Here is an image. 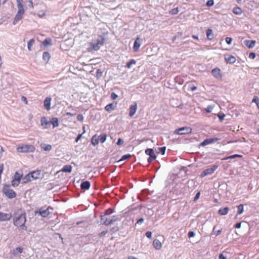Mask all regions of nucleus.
I'll use <instances>...</instances> for the list:
<instances>
[{"label": "nucleus", "instance_id": "bb28decb", "mask_svg": "<svg viewBox=\"0 0 259 259\" xmlns=\"http://www.w3.org/2000/svg\"><path fill=\"white\" fill-rule=\"evenodd\" d=\"M50 122H51V124H52L53 125V128L58 126L59 125L58 119L56 117L52 118L51 119Z\"/></svg>", "mask_w": 259, "mask_h": 259}, {"label": "nucleus", "instance_id": "ddd939ff", "mask_svg": "<svg viewBox=\"0 0 259 259\" xmlns=\"http://www.w3.org/2000/svg\"><path fill=\"white\" fill-rule=\"evenodd\" d=\"M211 73L213 76L216 78L221 79L222 78V75L220 68H215L212 69Z\"/></svg>", "mask_w": 259, "mask_h": 259}, {"label": "nucleus", "instance_id": "f8f14e48", "mask_svg": "<svg viewBox=\"0 0 259 259\" xmlns=\"http://www.w3.org/2000/svg\"><path fill=\"white\" fill-rule=\"evenodd\" d=\"M12 217L11 213H4L3 211H0V221H8Z\"/></svg>", "mask_w": 259, "mask_h": 259}, {"label": "nucleus", "instance_id": "c9c22d12", "mask_svg": "<svg viewBox=\"0 0 259 259\" xmlns=\"http://www.w3.org/2000/svg\"><path fill=\"white\" fill-rule=\"evenodd\" d=\"M105 109L108 112L112 111L113 109V104L111 103L107 105L105 107Z\"/></svg>", "mask_w": 259, "mask_h": 259}, {"label": "nucleus", "instance_id": "c03bdc74", "mask_svg": "<svg viewBox=\"0 0 259 259\" xmlns=\"http://www.w3.org/2000/svg\"><path fill=\"white\" fill-rule=\"evenodd\" d=\"M17 2V6L18 8L19 7H24L23 5V0H16Z\"/></svg>", "mask_w": 259, "mask_h": 259}, {"label": "nucleus", "instance_id": "7c9ffc66", "mask_svg": "<svg viewBox=\"0 0 259 259\" xmlns=\"http://www.w3.org/2000/svg\"><path fill=\"white\" fill-rule=\"evenodd\" d=\"M242 157V155H239V154H234V155H231V156H229L228 157H225V158H224L222 159V160H227V159H233V158H237V157Z\"/></svg>", "mask_w": 259, "mask_h": 259}, {"label": "nucleus", "instance_id": "79ce46f5", "mask_svg": "<svg viewBox=\"0 0 259 259\" xmlns=\"http://www.w3.org/2000/svg\"><path fill=\"white\" fill-rule=\"evenodd\" d=\"M130 157H131V154H125L122 156L121 158L119 160V161L129 159Z\"/></svg>", "mask_w": 259, "mask_h": 259}, {"label": "nucleus", "instance_id": "f704fd0d", "mask_svg": "<svg viewBox=\"0 0 259 259\" xmlns=\"http://www.w3.org/2000/svg\"><path fill=\"white\" fill-rule=\"evenodd\" d=\"M179 12V8H174V9H171V10H170L169 11V14H170L171 15H176V14H178Z\"/></svg>", "mask_w": 259, "mask_h": 259}, {"label": "nucleus", "instance_id": "4be33fe9", "mask_svg": "<svg viewBox=\"0 0 259 259\" xmlns=\"http://www.w3.org/2000/svg\"><path fill=\"white\" fill-rule=\"evenodd\" d=\"M91 184L90 182L86 181L83 182L80 185V187L83 190H88L90 187Z\"/></svg>", "mask_w": 259, "mask_h": 259}, {"label": "nucleus", "instance_id": "338daca9", "mask_svg": "<svg viewBox=\"0 0 259 259\" xmlns=\"http://www.w3.org/2000/svg\"><path fill=\"white\" fill-rule=\"evenodd\" d=\"M143 221H144V219L142 218H141L137 221V224H141L143 222Z\"/></svg>", "mask_w": 259, "mask_h": 259}, {"label": "nucleus", "instance_id": "4c0bfd02", "mask_svg": "<svg viewBox=\"0 0 259 259\" xmlns=\"http://www.w3.org/2000/svg\"><path fill=\"white\" fill-rule=\"evenodd\" d=\"M214 108V106L209 105L206 108L203 109V110L206 111L207 113H210L212 111V109Z\"/></svg>", "mask_w": 259, "mask_h": 259}, {"label": "nucleus", "instance_id": "9d476101", "mask_svg": "<svg viewBox=\"0 0 259 259\" xmlns=\"http://www.w3.org/2000/svg\"><path fill=\"white\" fill-rule=\"evenodd\" d=\"M218 167V165H213L210 168L205 169L201 172L200 175L201 177H204L208 175L213 174Z\"/></svg>", "mask_w": 259, "mask_h": 259}, {"label": "nucleus", "instance_id": "aec40b11", "mask_svg": "<svg viewBox=\"0 0 259 259\" xmlns=\"http://www.w3.org/2000/svg\"><path fill=\"white\" fill-rule=\"evenodd\" d=\"M23 248L22 247H18L14 249L12 251V254L14 256H16L23 252Z\"/></svg>", "mask_w": 259, "mask_h": 259}, {"label": "nucleus", "instance_id": "4d7b16f0", "mask_svg": "<svg viewBox=\"0 0 259 259\" xmlns=\"http://www.w3.org/2000/svg\"><path fill=\"white\" fill-rule=\"evenodd\" d=\"M256 55L254 53H250L249 55V57L251 59H254L255 58Z\"/></svg>", "mask_w": 259, "mask_h": 259}, {"label": "nucleus", "instance_id": "de8ad7c7", "mask_svg": "<svg viewBox=\"0 0 259 259\" xmlns=\"http://www.w3.org/2000/svg\"><path fill=\"white\" fill-rule=\"evenodd\" d=\"M71 170H72V167L71 165H66V172H70L71 171Z\"/></svg>", "mask_w": 259, "mask_h": 259}, {"label": "nucleus", "instance_id": "7ed1b4c3", "mask_svg": "<svg viewBox=\"0 0 259 259\" xmlns=\"http://www.w3.org/2000/svg\"><path fill=\"white\" fill-rule=\"evenodd\" d=\"M3 194L9 199L15 198L16 196V193L13 190L9 184H4L2 188Z\"/></svg>", "mask_w": 259, "mask_h": 259}, {"label": "nucleus", "instance_id": "b1692460", "mask_svg": "<svg viewBox=\"0 0 259 259\" xmlns=\"http://www.w3.org/2000/svg\"><path fill=\"white\" fill-rule=\"evenodd\" d=\"M30 174L31 175V178L33 180L37 179L39 178V177L40 175V172L38 170L34 171Z\"/></svg>", "mask_w": 259, "mask_h": 259}, {"label": "nucleus", "instance_id": "f257e3e1", "mask_svg": "<svg viewBox=\"0 0 259 259\" xmlns=\"http://www.w3.org/2000/svg\"><path fill=\"white\" fill-rule=\"evenodd\" d=\"M105 39L102 35H98L97 39L89 43L88 51H98L105 44Z\"/></svg>", "mask_w": 259, "mask_h": 259}, {"label": "nucleus", "instance_id": "1a4fd4ad", "mask_svg": "<svg viewBox=\"0 0 259 259\" xmlns=\"http://www.w3.org/2000/svg\"><path fill=\"white\" fill-rule=\"evenodd\" d=\"M192 128L190 127L185 126L175 131L174 133L178 135H184L191 133Z\"/></svg>", "mask_w": 259, "mask_h": 259}, {"label": "nucleus", "instance_id": "dca6fc26", "mask_svg": "<svg viewBox=\"0 0 259 259\" xmlns=\"http://www.w3.org/2000/svg\"><path fill=\"white\" fill-rule=\"evenodd\" d=\"M41 125L44 128H48L51 125V122L48 121L45 117L41 118Z\"/></svg>", "mask_w": 259, "mask_h": 259}, {"label": "nucleus", "instance_id": "bf43d9fd", "mask_svg": "<svg viewBox=\"0 0 259 259\" xmlns=\"http://www.w3.org/2000/svg\"><path fill=\"white\" fill-rule=\"evenodd\" d=\"M3 170H4V164H0V175L1 176L2 175V174L3 173Z\"/></svg>", "mask_w": 259, "mask_h": 259}, {"label": "nucleus", "instance_id": "9b49d317", "mask_svg": "<svg viewBox=\"0 0 259 259\" xmlns=\"http://www.w3.org/2000/svg\"><path fill=\"white\" fill-rule=\"evenodd\" d=\"M145 153L149 156V157L148 158V162L149 163L152 162L154 160H155L156 158V156L154 153V150L152 149L148 148L145 150Z\"/></svg>", "mask_w": 259, "mask_h": 259}, {"label": "nucleus", "instance_id": "5fc2aeb1", "mask_svg": "<svg viewBox=\"0 0 259 259\" xmlns=\"http://www.w3.org/2000/svg\"><path fill=\"white\" fill-rule=\"evenodd\" d=\"M188 235L189 238L193 237L195 236V233L193 231H190Z\"/></svg>", "mask_w": 259, "mask_h": 259}, {"label": "nucleus", "instance_id": "f03ea898", "mask_svg": "<svg viewBox=\"0 0 259 259\" xmlns=\"http://www.w3.org/2000/svg\"><path fill=\"white\" fill-rule=\"evenodd\" d=\"M113 211H105L104 214L100 215L101 223L106 225H109L117 220L115 215L111 216L110 214Z\"/></svg>", "mask_w": 259, "mask_h": 259}, {"label": "nucleus", "instance_id": "09e8293b", "mask_svg": "<svg viewBox=\"0 0 259 259\" xmlns=\"http://www.w3.org/2000/svg\"><path fill=\"white\" fill-rule=\"evenodd\" d=\"M118 97V96L114 93H112L111 95V98L112 100H115Z\"/></svg>", "mask_w": 259, "mask_h": 259}, {"label": "nucleus", "instance_id": "c756f323", "mask_svg": "<svg viewBox=\"0 0 259 259\" xmlns=\"http://www.w3.org/2000/svg\"><path fill=\"white\" fill-rule=\"evenodd\" d=\"M233 12L236 15H240L242 14V11L240 8L236 7L233 8Z\"/></svg>", "mask_w": 259, "mask_h": 259}, {"label": "nucleus", "instance_id": "6ab92c4d", "mask_svg": "<svg viewBox=\"0 0 259 259\" xmlns=\"http://www.w3.org/2000/svg\"><path fill=\"white\" fill-rule=\"evenodd\" d=\"M153 246L155 249L159 250L162 247V243L159 240L155 239L153 241Z\"/></svg>", "mask_w": 259, "mask_h": 259}, {"label": "nucleus", "instance_id": "2f4dec72", "mask_svg": "<svg viewBox=\"0 0 259 259\" xmlns=\"http://www.w3.org/2000/svg\"><path fill=\"white\" fill-rule=\"evenodd\" d=\"M242 157V155H239V154H234V155H231V156H229L228 157H225V158H224L222 159V160H227V159H233V158H237V157Z\"/></svg>", "mask_w": 259, "mask_h": 259}, {"label": "nucleus", "instance_id": "13d9d810", "mask_svg": "<svg viewBox=\"0 0 259 259\" xmlns=\"http://www.w3.org/2000/svg\"><path fill=\"white\" fill-rule=\"evenodd\" d=\"M21 100L22 101H23L25 103V104L27 105L28 104L27 98L25 97L22 96L21 97Z\"/></svg>", "mask_w": 259, "mask_h": 259}, {"label": "nucleus", "instance_id": "412c9836", "mask_svg": "<svg viewBox=\"0 0 259 259\" xmlns=\"http://www.w3.org/2000/svg\"><path fill=\"white\" fill-rule=\"evenodd\" d=\"M140 38L139 37H137L135 42H134V46H133V50L135 52H137L140 47Z\"/></svg>", "mask_w": 259, "mask_h": 259}, {"label": "nucleus", "instance_id": "393cba45", "mask_svg": "<svg viewBox=\"0 0 259 259\" xmlns=\"http://www.w3.org/2000/svg\"><path fill=\"white\" fill-rule=\"evenodd\" d=\"M51 58L50 54L47 52H45L42 55V59L46 63H48Z\"/></svg>", "mask_w": 259, "mask_h": 259}, {"label": "nucleus", "instance_id": "37998d69", "mask_svg": "<svg viewBox=\"0 0 259 259\" xmlns=\"http://www.w3.org/2000/svg\"><path fill=\"white\" fill-rule=\"evenodd\" d=\"M159 152L162 154L164 155L165 154L166 148L165 147H162L158 148Z\"/></svg>", "mask_w": 259, "mask_h": 259}, {"label": "nucleus", "instance_id": "052dcab7", "mask_svg": "<svg viewBox=\"0 0 259 259\" xmlns=\"http://www.w3.org/2000/svg\"><path fill=\"white\" fill-rule=\"evenodd\" d=\"M218 116L219 117L220 120L222 121L224 119V118L225 117V115L224 114H223V115L218 114Z\"/></svg>", "mask_w": 259, "mask_h": 259}, {"label": "nucleus", "instance_id": "e433bc0d", "mask_svg": "<svg viewBox=\"0 0 259 259\" xmlns=\"http://www.w3.org/2000/svg\"><path fill=\"white\" fill-rule=\"evenodd\" d=\"M24 180H25L24 183H26L28 182V181H32L33 179L31 178V174H28V175L25 176V177L24 178Z\"/></svg>", "mask_w": 259, "mask_h": 259}, {"label": "nucleus", "instance_id": "2eb2a0df", "mask_svg": "<svg viewBox=\"0 0 259 259\" xmlns=\"http://www.w3.org/2000/svg\"><path fill=\"white\" fill-rule=\"evenodd\" d=\"M225 60L227 63L233 64L236 62V59L234 56L228 55H225Z\"/></svg>", "mask_w": 259, "mask_h": 259}, {"label": "nucleus", "instance_id": "f3484780", "mask_svg": "<svg viewBox=\"0 0 259 259\" xmlns=\"http://www.w3.org/2000/svg\"><path fill=\"white\" fill-rule=\"evenodd\" d=\"M52 99L51 97H47L44 102L45 108L49 111L51 109V103Z\"/></svg>", "mask_w": 259, "mask_h": 259}, {"label": "nucleus", "instance_id": "a18cd8bd", "mask_svg": "<svg viewBox=\"0 0 259 259\" xmlns=\"http://www.w3.org/2000/svg\"><path fill=\"white\" fill-rule=\"evenodd\" d=\"M214 5L213 0H208L206 3V6L210 7Z\"/></svg>", "mask_w": 259, "mask_h": 259}, {"label": "nucleus", "instance_id": "a211bd4d", "mask_svg": "<svg viewBox=\"0 0 259 259\" xmlns=\"http://www.w3.org/2000/svg\"><path fill=\"white\" fill-rule=\"evenodd\" d=\"M137 109V104L136 102H135L133 105H132L130 108V112L129 115L130 117L133 116V115L135 114Z\"/></svg>", "mask_w": 259, "mask_h": 259}, {"label": "nucleus", "instance_id": "a878e982", "mask_svg": "<svg viewBox=\"0 0 259 259\" xmlns=\"http://www.w3.org/2000/svg\"><path fill=\"white\" fill-rule=\"evenodd\" d=\"M52 40L50 37L46 38L42 42V44L45 46L47 47L48 46L52 45Z\"/></svg>", "mask_w": 259, "mask_h": 259}, {"label": "nucleus", "instance_id": "864d4df0", "mask_svg": "<svg viewBox=\"0 0 259 259\" xmlns=\"http://www.w3.org/2000/svg\"><path fill=\"white\" fill-rule=\"evenodd\" d=\"M200 195V192H198L195 195V196L194 198V201H196L197 199H199Z\"/></svg>", "mask_w": 259, "mask_h": 259}, {"label": "nucleus", "instance_id": "cd10ccee", "mask_svg": "<svg viewBox=\"0 0 259 259\" xmlns=\"http://www.w3.org/2000/svg\"><path fill=\"white\" fill-rule=\"evenodd\" d=\"M206 36L209 40H211L213 38V34L211 29H208L207 30Z\"/></svg>", "mask_w": 259, "mask_h": 259}, {"label": "nucleus", "instance_id": "3c124183", "mask_svg": "<svg viewBox=\"0 0 259 259\" xmlns=\"http://www.w3.org/2000/svg\"><path fill=\"white\" fill-rule=\"evenodd\" d=\"M146 236L147 238L151 239L152 237V233L151 232L148 231L146 233Z\"/></svg>", "mask_w": 259, "mask_h": 259}, {"label": "nucleus", "instance_id": "5701e85b", "mask_svg": "<svg viewBox=\"0 0 259 259\" xmlns=\"http://www.w3.org/2000/svg\"><path fill=\"white\" fill-rule=\"evenodd\" d=\"M255 44V40H247L245 41V44L249 48H252L254 47Z\"/></svg>", "mask_w": 259, "mask_h": 259}, {"label": "nucleus", "instance_id": "72a5a7b5", "mask_svg": "<svg viewBox=\"0 0 259 259\" xmlns=\"http://www.w3.org/2000/svg\"><path fill=\"white\" fill-rule=\"evenodd\" d=\"M34 42V39L33 38L30 39L27 43V48L29 51L31 50L32 46Z\"/></svg>", "mask_w": 259, "mask_h": 259}, {"label": "nucleus", "instance_id": "ea45409f", "mask_svg": "<svg viewBox=\"0 0 259 259\" xmlns=\"http://www.w3.org/2000/svg\"><path fill=\"white\" fill-rule=\"evenodd\" d=\"M222 229H219L218 230H216V226H214L213 227V233L216 236H218L219 234H220L222 232Z\"/></svg>", "mask_w": 259, "mask_h": 259}, {"label": "nucleus", "instance_id": "774afa93", "mask_svg": "<svg viewBox=\"0 0 259 259\" xmlns=\"http://www.w3.org/2000/svg\"><path fill=\"white\" fill-rule=\"evenodd\" d=\"M221 215H226L228 211H219Z\"/></svg>", "mask_w": 259, "mask_h": 259}, {"label": "nucleus", "instance_id": "49530a36", "mask_svg": "<svg viewBox=\"0 0 259 259\" xmlns=\"http://www.w3.org/2000/svg\"><path fill=\"white\" fill-rule=\"evenodd\" d=\"M108 233L107 230L103 231L98 234L99 237H104Z\"/></svg>", "mask_w": 259, "mask_h": 259}, {"label": "nucleus", "instance_id": "39448f33", "mask_svg": "<svg viewBox=\"0 0 259 259\" xmlns=\"http://www.w3.org/2000/svg\"><path fill=\"white\" fill-rule=\"evenodd\" d=\"M35 147L32 145L23 144L18 145L17 147V151L18 153H29L33 152Z\"/></svg>", "mask_w": 259, "mask_h": 259}, {"label": "nucleus", "instance_id": "58836bf2", "mask_svg": "<svg viewBox=\"0 0 259 259\" xmlns=\"http://www.w3.org/2000/svg\"><path fill=\"white\" fill-rule=\"evenodd\" d=\"M35 213H38L41 215L42 217H46L48 216L50 212L49 211H35Z\"/></svg>", "mask_w": 259, "mask_h": 259}, {"label": "nucleus", "instance_id": "4468645a", "mask_svg": "<svg viewBox=\"0 0 259 259\" xmlns=\"http://www.w3.org/2000/svg\"><path fill=\"white\" fill-rule=\"evenodd\" d=\"M218 140H219V139L217 138L207 139H205V140H204V141L201 143V145L203 146H204L207 145L208 144L217 142Z\"/></svg>", "mask_w": 259, "mask_h": 259}, {"label": "nucleus", "instance_id": "8fccbe9b", "mask_svg": "<svg viewBox=\"0 0 259 259\" xmlns=\"http://www.w3.org/2000/svg\"><path fill=\"white\" fill-rule=\"evenodd\" d=\"M226 41L228 45H230L232 42V38L231 37H227L226 38Z\"/></svg>", "mask_w": 259, "mask_h": 259}, {"label": "nucleus", "instance_id": "603ef678", "mask_svg": "<svg viewBox=\"0 0 259 259\" xmlns=\"http://www.w3.org/2000/svg\"><path fill=\"white\" fill-rule=\"evenodd\" d=\"M46 15V13L45 11H41L38 14V16L40 18L43 17Z\"/></svg>", "mask_w": 259, "mask_h": 259}, {"label": "nucleus", "instance_id": "6e6d98bb", "mask_svg": "<svg viewBox=\"0 0 259 259\" xmlns=\"http://www.w3.org/2000/svg\"><path fill=\"white\" fill-rule=\"evenodd\" d=\"M123 143V141L121 138H119L117 142V144L118 145H120L122 144Z\"/></svg>", "mask_w": 259, "mask_h": 259}, {"label": "nucleus", "instance_id": "20e7f679", "mask_svg": "<svg viewBox=\"0 0 259 259\" xmlns=\"http://www.w3.org/2000/svg\"><path fill=\"white\" fill-rule=\"evenodd\" d=\"M26 222L25 214H21L15 215L14 219V224L16 226L21 227L23 230H26V227L24 225Z\"/></svg>", "mask_w": 259, "mask_h": 259}, {"label": "nucleus", "instance_id": "0e129e2a", "mask_svg": "<svg viewBox=\"0 0 259 259\" xmlns=\"http://www.w3.org/2000/svg\"><path fill=\"white\" fill-rule=\"evenodd\" d=\"M81 136H82V134H79V135L77 136V138H76V139H75V141H76V142H77L78 141V140L80 139V138H81Z\"/></svg>", "mask_w": 259, "mask_h": 259}, {"label": "nucleus", "instance_id": "e2e57ef3", "mask_svg": "<svg viewBox=\"0 0 259 259\" xmlns=\"http://www.w3.org/2000/svg\"><path fill=\"white\" fill-rule=\"evenodd\" d=\"M219 259H226V257L223 254L221 253L219 256Z\"/></svg>", "mask_w": 259, "mask_h": 259}, {"label": "nucleus", "instance_id": "0eeeda50", "mask_svg": "<svg viewBox=\"0 0 259 259\" xmlns=\"http://www.w3.org/2000/svg\"><path fill=\"white\" fill-rule=\"evenodd\" d=\"M18 12L14 19L13 24L16 25L20 20L22 19L25 13L24 7L18 8Z\"/></svg>", "mask_w": 259, "mask_h": 259}, {"label": "nucleus", "instance_id": "a19ab883", "mask_svg": "<svg viewBox=\"0 0 259 259\" xmlns=\"http://www.w3.org/2000/svg\"><path fill=\"white\" fill-rule=\"evenodd\" d=\"M252 102L256 103L257 108L259 109V99L256 96H254Z\"/></svg>", "mask_w": 259, "mask_h": 259}, {"label": "nucleus", "instance_id": "c85d7f7f", "mask_svg": "<svg viewBox=\"0 0 259 259\" xmlns=\"http://www.w3.org/2000/svg\"><path fill=\"white\" fill-rule=\"evenodd\" d=\"M41 148L46 151H50L52 149V146L51 145H47L45 144H42L40 145Z\"/></svg>", "mask_w": 259, "mask_h": 259}, {"label": "nucleus", "instance_id": "6e6552de", "mask_svg": "<svg viewBox=\"0 0 259 259\" xmlns=\"http://www.w3.org/2000/svg\"><path fill=\"white\" fill-rule=\"evenodd\" d=\"M22 177V174L16 171L14 175V176L11 181V185L12 186L15 187L19 185L20 182V180Z\"/></svg>", "mask_w": 259, "mask_h": 259}, {"label": "nucleus", "instance_id": "473e14b6", "mask_svg": "<svg viewBox=\"0 0 259 259\" xmlns=\"http://www.w3.org/2000/svg\"><path fill=\"white\" fill-rule=\"evenodd\" d=\"M136 64V61L134 59H131L129 62H128L126 63L125 67L129 69V68H131L132 65H133V64L135 65Z\"/></svg>", "mask_w": 259, "mask_h": 259}, {"label": "nucleus", "instance_id": "423d86ee", "mask_svg": "<svg viewBox=\"0 0 259 259\" xmlns=\"http://www.w3.org/2000/svg\"><path fill=\"white\" fill-rule=\"evenodd\" d=\"M106 139L107 136L105 134H101L100 136L95 135L91 139V143L93 145L95 146L98 145L99 141L101 143H103L106 141Z\"/></svg>", "mask_w": 259, "mask_h": 259}, {"label": "nucleus", "instance_id": "680f3d73", "mask_svg": "<svg viewBox=\"0 0 259 259\" xmlns=\"http://www.w3.org/2000/svg\"><path fill=\"white\" fill-rule=\"evenodd\" d=\"M238 210H243V205L240 204L238 206Z\"/></svg>", "mask_w": 259, "mask_h": 259}, {"label": "nucleus", "instance_id": "69168bd1", "mask_svg": "<svg viewBox=\"0 0 259 259\" xmlns=\"http://www.w3.org/2000/svg\"><path fill=\"white\" fill-rule=\"evenodd\" d=\"M241 223L240 222V223H237L236 225H235V228H240L241 227Z\"/></svg>", "mask_w": 259, "mask_h": 259}]
</instances>
